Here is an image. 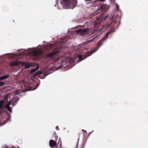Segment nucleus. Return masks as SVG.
I'll use <instances>...</instances> for the list:
<instances>
[{
  "label": "nucleus",
  "mask_w": 148,
  "mask_h": 148,
  "mask_svg": "<svg viewBox=\"0 0 148 148\" xmlns=\"http://www.w3.org/2000/svg\"><path fill=\"white\" fill-rule=\"evenodd\" d=\"M60 3L62 7L65 9H73L77 3V0H60Z\"/></svg>",
  "instance_id": "nucleus-1"
},
{
  "label": "nucleus",
  "mask_w": 148,
  "mask_h": 148,
  "mask_svg": "<svg viewBox=\"0 0 148 148\" xmlns=\"http://www.w3.org/2000/svg\"><path fill=\"white\" fill-rule=\"evenodd\" d=\"M96 31V30L94 28H92L91 29H90L88 28H86L84 29H80L77 30L76 32L81 36H84L89 33L91 34L94 33Z\"/></svg>",
  "instance_id": "nucleus-2"
},
{
  "label": "nucleus",
  "mask_w": 148,
  "mask_h": 148,
  "mask_svg": "<svg viewBox=\"0 0 148 148\" xmlns=\"http://www.w3.org/2000/svg\"><path fill=\"white\" fill-rule=\"evenodd\" d=\"M114 32L113 29H111L108 31L104 37L98 43L97 46L99 47L101 46L102 43V41L104 40H106V38L108 36L109 34L111 33H112Z\"/></svg>",
  "instance_id": "nucleus-3"
},
{
  "label": "nucleus",
  "mask_w": 148,
  "mask_h": 148,
  "mask_svg": "<svg viewBox=\"0 0 148 148\" xmlns=\"http://www.w3.org/2000/svg\"><path fill=\"white\" fill-rule=\"evenodd\" d=\"M96 51V50L95 51H93L91 52L88 51L84 55H82L81 54H79L78 55L79 58L80 60H83L85 59L86 57L90 56Z\"/></svg>",
  "instance_id": "nucleus-4"
},
{
  "label": "nucleus",
  "mask_w": 148,
  "mask_h": 148,
  "mask_svg": "<svg viewBox=\"0 0 148 148\" xmlns=\"http://www.w3.org/2000/svg\"><path fill=\"white\" fill-rule=\"evenodd\" d=\"M30 53L32 54V55L34 57V59L35 60L38 58V56L40 54V52L38 50H35L31 51Z\"/></svg>",
  "instance_id": "nucleus-5"
},
{
  "label": "nucleus",
  "mask_w": 148,
  "mask_h": 148,
  "mask_svg": "<svg viewBox=\"0 0 148 148\" xmlns=\"http://www.w3.org/2000/svg\"><path fill=\"white\" fill-rule=\"evenodd\" d=\"M60 52L59 50H55L49 53L46 56V58H50L52 57L55 55L57 54Z\"/></svg>",
  "instance_id": "nucleus-6"
},
{
  "label": "nucleus",
  "mask_w": 148,
  "mask_h": 148,
  "mask_svg": "<svg viewBox=\"0 0 148 148\" xmlns=\"http://www.w3.org/2000/svg\"><path fill=\"white\" fill-rule=\"evenodd\" d=\"M70 60V58H67L63 60L62 62V64L60 68L63 65H65L64 67H65L66 66L68 65L69 64V60Z\"/></svg>",
  "instance_id": "nucleus-7"
},
{
  "label": "nucleus",
  "mask_w": 148,
  "mask_h": 148,
  "mask_svg": "<svg viewBox=\"0 0 148 148\" xmlns=\"http://www.w3.org/2000/svg\"><path fill=\"white\" fill-rule=\"evenodd\" d=\"M68 37L67 36H65L63 38H61L58 40V42L59 43H65L67 41L66 39Z\"/></svg>",
  "instance_id": "nucleus-8"
},
{
  "label": "nucleus",
  "mask_w": 148,
  "mask_h": 148,
  "mask_svg": "<svg viewBox=\"0 0 148 148\" xmlns=\"http://www.w3.org/2000/svg\"><path fill=\"white\" fill-rule=\"evenodd\" d=\"M106 6L105 4L102 5L101 6L100 9L95 12V14H97L101 12V10H102L105 9H106Z\"/></svg>",
  "instance_id": "nucleus-9"
},
{
  "label": "nucleus",
  "mask_w": 148,
  "mask_h": 148,
  "mask_svg": "<svg viewBox=\"0 0 148 148\" xmlns=\"http://www.w3.org/2000/svg\"><path fill=\"white\" fill-rule=\"evenodd\" d=\"M21 63V62H19L18 60H16L11 62L10 63V65L11 66H14L19 65Z\"/></svg>",
  "instance_id": "nucleus-10"
},
{
  "label": "nucleus",
  "mask_w": 148,
  "mask_h": 148,
  "mask_svg": "<svg viewBox=\"0 0 148 148\" xmlns=\"http://www.w3.org/2000/svg\"><path fill=\"white\" fill-rule=\"evenodd\" d=\"M56 142L52 140H50L49 141V146L51 147H53L56 145Z\"/></svg>",
  "instance_id": "nucleus-11"
},
{
  "label": "nucleus",
  "mask_w": 148,
  "mask_h": 148,
  "mask_svg": "<svg viewBox=\"0 0 148 148\" xmlns=\"http://www.w3.org/2000/svg\"><path fill=\"white\" fill-rule=\"evenodd\" d=\"M108 15H106L105 16H104V13L101 14L100 16L99 17V20H101V21L105 20L107 19Z\"/></svg>",
  "instance_id": "nucleus-12"
},
{
  "label": "nucleus",
  "mask_w": 148,
  "mask_h": 148,
  "mask_svg": "<svg viewBox=\"0 0 148 148\" xmlns=\"http://www.w3.org/2000/svg\"><path fill=\"white\" fill-rule=\"evenodd\" d=\"M109 25H106L103 26L101 29L100 30V31L101 32H104L106 29L109 27Z\"/></svg>",
  "instance_id": "nucleus-13"
},
{
  "label": "nucleus",
  "mask_w": 148,
  "mask_h": 148,
  "mask_svg": "<svg viewBox=\"0 0 148 148\" xmlns=\"http://www.w3.org/2000/svg\"><path fill=\"white\" fill-rule=\"evenodd\" d=\"M4 101L3 100L0 101V109L3 110L4 109Z\"/></svg>",
  "instance_id": "nucleus-14"
},
{
  "label": "nucleus",
  "mask_w": 148,
  "mask_h": 148,
  "mask_svg": "<svg viewBox=\"0 0 148 148\" xmlns=\"http://www.w3.org/2000/svg\"><path fill=\"white\" fill-rule=\"evenodd\" d=\"M86 3H94L97 2V0H85Z\"/></svg>",
  "instance_id": "nucleus-15"
},
{
  "label": "nucleus",
  "mask_w": 148,
  "mask_h": 148,
  "mask_svg": "<svg viewBox=\"0 0 148 148\" xmlns=\"http://www.w3.org/2000/svg\"><path fill=\"white\" fill-rule=\"evenodd\" d=\"M9 77V75L7 74L0 77V80H2L8 78Z\"/></svg>",
  "instance_id": "nucleus-16"
},
{
  "label": "nucleus",
  "mask_w": 148,
  "mask_h": 148,
  "mask_svg": "<svg viewBox=\"0 0 148 148\" xmlns=\"http://www.w3.org/2000/svg\"><path fill=\"white\" fill-rule=\"evenodd\" d=\"M42 73V72L41 71H39L36 73L34 75V76H38V75Z\"/></svg>",
  "instance_id": "nucleus-17"
},
{
  "label": "nucleus",
  "mask_w": 148,
  "mask_h": 148,
  "mask_svg": "<svg viewBox=\"0 0 148 148\" xmlns=\"http://www.w3.org/2000/svg\"><path fill=\"white\" fill-rule=\"evenodd\" d=\"M6 108H7V110L9 111L10 112H12V110L10 106H5Z\"/></svg>",
  "instance_id": "nucleus-18"
},
{
  "label": "nucleus",
  "mask_w": 148,
  "mask_h": 148,
  "mask_svg": "<svg viewBox=\"0 0 148 148\" xmlns=\"http://www.w3.org/2000/svg\"><path fill=\"white\" fill-rule=\"evenodd\" d=\"M101 23V21L100 22H96L95 24H94V26L96 27H98L97 26L99 25Z\"/></svg>",
  "instance_id": "nucleus-19"
},
{
  "label": "nucleus",
  "mask_w": 148,
  "mask_h": 148,
  "mask_svg": "<svg viewBox=\"0 0 148 148\" xmlns=\"http://www.w3.org/2000/svg\"><path fill=\"white\" fill-rule=\"evenodd\" d=\"M52 46V45L51 44H49L47 45V48H48V49H50V48H51Z\"/></svg>",
  "instance_id": "nucleus-20"
},
{
  "label": "nucleus",
  "mask_w": 148,
  "mask_h": 148,
  "mask_svg": "<svg viewBox=\"0 0 148 148\" xmlns=\"http://www.w3.org/2000/svg\"><path fill=\"white\" fill-rule=\"evenodd\" d=\"M5 84V83L4 82H0V86H3Z\"/></svg>",
  "instance_id": "nucleus-21"
},
{
  "label": "nucleus",
  "mask_w": 148,
  "mask_h": 148,
  "mask_svg": "<svg viewBox=\"0 0 148 148\" xmlns=\"http://www.w3.org/2000/svg\"><path fill=\"white\" fill-rule=\"evenodd\" d=\"M36 69H33L31 71V73H34V72L36 71Z\"/></svg>",
  "instance_id": "nucleus-22"
},
{
  "label": "nucleus",
  "mask_w": 148,
  "mask_h": 148,
  "mask_svg": "<svg viewBox=\"0 0 148 148\" xmlns=\"http://www.w3.org/2000/svg\"><path fill=\"white\" fill-rule=\"evenodd\" d=\"M11 104V103L10 102H8V103L6 105V106H10Z\"/></svg>",
  "instance_id": "nucleus-23"
},
{
  "label": "nucleus",
  "mask_w": 148,
  "mask_h": 148,
  "mask_svg": "<svg viewBox=\"0 0 148 148\" xmlns=\"http://www.w3.org/2000/svg\"><path fill=\"white\" fill-rule=\"evenodd\" d=\"M31 66V65L30 64H27L26 65V68H29Z\"/></svg>",
  "instance_id": "nucleus-24"
},
{
  "label": "nucleus",
  "mask_w": 148,
  "mask_h": 148,
  "mask_svg": "<svg viewBox=\"0 0 148 148\" xmlns=\"http://www.w3.org/2000/svg\"><path fill=\"white\" fill-rule=\"evenodd\" d=\"M48 75V74H46V73H45L44 74V78H45L46 77V76Z\"/></svg>",
  "instance_id": "nucleus-25"
},
{
  "label": "nucleus",
  "mask_w": 148,
  "mask_h": 148,
  "mask_svg": "<svg viewBox=\"0 0 148 148\" xmlns=\"http://www.w3.org/2000/svg\"><path fill=\"white\" fill-rule=\"evenodd\" d=\"M116 7L117 9H119V6L117 4H116Z\"/></svg>",
  "instance_id": "nucleus-26"
},
{
  "label": "nucleus",
  "mask_w": 148,
  "mask_h": 148,
  "mask_svg": "<svg viewBox=\"0 0 148 148\" xmlns=\"http://www.w3.org/2000/svg\"><path fill=\"white\" fill-rule=\"evenodd\" d=\"M62 145V143H61V141H60V146L61 147Z\"/></svg>",
  "instance_id": "nucleus-27"
},
{
  "label": "nucleus",
  "mask_w": 148,
  "mask_h": 148,
  "mask_svg": "<svg viewBox=\"0 0 148 148\" xmlns=\"http://www.w3.org/2000/svg\"><path fill=\"white\" fill-rule=\"evenodd\" d=\"M60 141H61V140L60 139V140L58 142L59 143H60Z\"/></svg>",
  "instance_id": "nucleus-28"
},
{
  "label": "nucleus",
  "mask_w": 148,
  "mask_h": 148,
  "mask_svg": "<svg viewBox=\"0 0 148 148\" xmlns=\"http://www.w3.org/2000/svg\"><path fill=\"white\" fill-rule=\"evenodd\" d=\"M1 110H0V115L1 114V113H2Z\"/></svg>",
  "instance_id": "nucleus-29"
},
{
  "label": "nucleus",
  "mask_w": 148,
  "mask_h": 148,
  "mask_svg": "<svg viewBox=\"0 0 148 148\" xmlns=\"http://www.w3.org/2000/svg\"><path fill=\"white\" fill-rule=\"evenodd\" d=\"M58 5V4H57V3L56 5H55V6H56V5Z\"/></svg>",
  "instance_id": "nucleus-30"
},
{
  "label": "nucleus",
  "mask_w": 148,
  "mask_h": 148,
  "mask_svg": "<svg viewBox=\"0 0 148 148\" xmlns=\"http://www.w3.org/2000/svg\"><path fill=\"white\" fill-rule=\"evenodd\" d=\"M16 94H18V92H16Z\"/></svg>",
  "instance_id": "nucleus-31"
},
{
  "label": "nucleus",
  "mask_w": 148,
  "mask_h": 148,
  "mask_svg": "<svg viewBox=\"0 0 148 148\" xmlns=\"http://www.w3.org/2000/svg\"><path fill=\"white\" fill-rule=\"evenodd\" d=\"M58 127H56V129H57V128H58Z\"/></svg>",
  "instance_id": "nucleus-32"
},
{
  "label": "nucleus",
  "mask_w": 148,
  "mask_h": 148,
  "mask_svg": "<svg viewBox=\"0 0 148 148\" xmlns=\"http://www.w3.org/2000/svg\"><path fill=\"white\" fill-rule=\"evenodd\" d=\"M89 41L90 42H91L92 40H89Z\"/></svg>",
  "instance_id": "nucleus-33"
},
{
  "label": "nucleus",
  "mask_w": 148,
  "mask_h": 148,
  "mask_svg": "<svg viewBox=\"0 0 148 148\" xmlns=\"http://www.w3.org/2000/svg\"><path fill=\"white\" fill-rule=\"evenodd\" d=\"M82 131H84V130H82Z\"/></svg>",
  "instance_id": "nucleus-34"
},
{
  "label": "nucleus",
  "mask_w": 148,
  "mask_h": 148,
  "mask_svg": "<svg viewBox=\"0 0 148 148\" xmlns=\"http://www.w3.org/2000/svg\"><path fill=\"white\" fill-rule=\"evenodd\" d=\"M97 37V36L96 37H94V38H96Z\"/></svg>",
  "instance_id": "nucleus-35"
},
{
  "label": "nucleus",
  "mask_w": 148,
  "mask_h": 148,
  "mask_svg": "<svg viewBox=\"0 0 148 148\" xmlns=\"http://www.w3.org/2000/svg\"><path fill=\"white\" fill-rule=\"evenodd\" d=\"M76 148H77L76 147Z\"/></svg>",
  "instance_id": "nucleus-36"
}]
</instances>
